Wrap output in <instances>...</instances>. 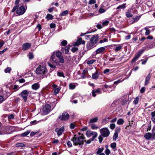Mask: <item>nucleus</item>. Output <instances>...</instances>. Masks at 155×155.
Instances as JSON below:
<instances>
[{"instance_id":"4","label":"nucleus","mask_w":155,"mask_h":155,"mask_svg":"<svg viewBox=\"0 0 155 155\" xmlns=\"http://www.w3.org/2000/svg\"><path fill=\"white\" fill-rule=\"evenodd\" d=\"M31 93V92L25 90L23 91L19 94V95L22 97L24 102H26L27 101L28 94Z\"/></svg>"},{"instance_id":"7","label":"nucleus","mask_w":155,"mask_h":155,"mask_svg":"<svg viewBox=\"0 0 155 155\" xmlns=\"http://www.w3.org/2000/svg\"><path fill=\"white\" fill-rule=\"evenodd\" d=\"M51 106L50 105L47 104L43 108V110L45 114H47L51 110Z\"/></svg>"},{"instance_id":"50","label":"nucleus","mask_w":155,"mask_h":155,"mask_svg":"<svg viewBox=\"0 0 155 155\" xmlns=\"http://www.w3.org/2000/svg\"><path fill=\"white\" fill-rule=\"evenodd\" d=\"M75 124L74 123H71L70 126V128L72 129H74L75 127Z\"/></svg>"},{"instance_id":"12","label":"nucleus","mask_w":155,"mask_h":155,"mask_svg":"<svg viewBox=\"0 0 155 155\" xmlns=\"http://www.w3.org/2000/svg\"><path fill=\"white\" fill-rule=\"evenodd\" d=\"M64 131V128L63 127H62L60 129L57 128L55 130V132L57 133V135L59 136L61 135Z\"/></svg>"},{"instance_id":"22","label":"nucleus","mask_w":155,"mask_h":155,"mask_svg":"<svg viewBox=\"0 0 155 155\" xmlns=\"http://www.w3.org/2000/svg\"><path fill=\"white\" fill-rule=\"evenodd\" d=\"M124 123V120L123 119L120 118L117 121V124L118 125H122Z\"/></svg>"},{"instance_id":"31","label":"nucleus","mask_w":155,"mask_h":155,"mask_svg":"<svg viewBox=\"0 0 155 155\" xmlns=\"http://www.w3.org/2000/svg\"><path fill=\"white\" fill-rule=\"evenodd\" d=\"M91 128L93 130H95L99 128V127L95 124H92L91 125Z\"/></svg>"},{"instance_id":"44","label":"nucleus","mask_w":155,"mask_h":155,"mask_svg":"<svg viewBox=\"0 0 155 155\" xmlns=\"http://www.w3.org/2000/svg\"><path fill=\"white\" fill-rule=\"evenodd\" d=\"M115 127V125L114 124H111L110 125V128L112 129H114Z\"/></svg>"},{"instance_id":"1","label":"nucleus","mask_w":155,"mask_h":155,"mask_svg":"<svg viewBox=\"0 0 155 155\" xmlns=\"http://www.w3.org/2000/svg\"><path fill=\"white\" fill-rule=\"evenodd\" d=\"M84 139L85 137L83 134H82L81 136L79 137H77L76 135H74L71 140L73 141L74 145L80 146L83 145Z\"/></svg>"},{"instance_id":"45","label":"nucleus","mask_w":155,"mask_h":155,"mask_svg":"<svg viewBox=\"0 0 155 155\" xmlns=\"http://www.w3.org/2000/svg\"><path fill=\"white\" fill-rule=\"evenodd\" d=\"M139 101V97H136L133 103L135 104H137Z\"/></svg>"},{"instance_id":"3","label":"nucleus","mask_w":155,"mask_h":155,"mask_svg":"<svg viewBox=\"0 0 155 155\" xmlns=\"http://www.w3.org/2000/svg\"><path fill=\"white\" fill-rule=\"evenodd\" d=\"M47 71L46 68L43 66H40L36 70V72L37 74H41L43 77L46 76Z\"/></svg>"},{"instance_id":"11","label":"nucleus","mask_w":155,"mask_h":155,"mask_svg":"<svg viewBox=\"0 0 155 155\" xmlns=\"http://www.w3.org/2000/svg\"><path fill=\"white\" fill-rule=\"evenodd\" d=\"M98 40V37L97 35H94L91 38L90 41H91L94 45L97 42Z\"/></svg>"},{"instance_id":"64","label":"nucleus","mask_w":155,"mask_h":155,"mask_svg":"<svg viewBox=\"0 0 155 155\" xmlns=\"http://www.w3.org/2000/svg\"><path fill=\"white\" fill-rule=\"evenodd\" d=\"M59 142V140L57 139H55L52 141V143H57Z\"/></svg>"},{"instance_id":"58","label":"nucleus","mask_w":155,"mask_h":155,"mask_svg":"<svg viewBox=\"0 0 155 155\" xmlns=\"http://www.w3.org/2000/svg\"><path fill=\"white\" fill-rule=\"evenodd\" d=\"M49 66L51 67V68H53V69H54L56 68V66L54 65L51 64L49 63L48 64Z\"/></svg>"},{"instance_id":"40","label":"nucleus","mask_w":155,"mask_h":155,"mask_svg":"<svg viewBox=\"0 0 155 155\" xmlns=\"http://www.w3.org/2000/svg\"><path fill=\"white\" fill-rule=\"evenodd\" d=\"M97 133L96 132H94L93 133V134L92 136H93L92 140H93L94 139L97 137Z\"/></svg>"},{"instance_id":"41","label":"nucleus","mask_w":155,"mask_h":155,"mask_svg":"<svg viewBox=\"0 0 155 155\" xmlns=\"http://www.w3.org/2000/svg\"><path fill=\"white\" fill-rule=\"evenodd\" d=\"M55 55L58 58L61 56V53L59 51L56 52L55 53Z\"/></svg>"},{"instance_id":"62","label":"nucleus","mask_w":155,"mask_h":155,"mask_svg":"<svg viewBox=\"0 0 155 155\" xmlns=\"http://www.w3.org/2000/svg\"><path fill=\"white\" fill-rule=\"evenodd\" d=\"M126 16L127 17H132L133 16L132 15H131L129 12H127L126 14Z\"/></svg>"},{"instance_id":"63","label":"nucleus","mask_w":155,"mask_h":155,"mask_svg":"<svg viewBox=\"0 0 155 155\" xmlns=\"http://www.w3.org/2000/svg\"><path fill=\"white\" fill-rule=\"evenodd\" d=\"M8 49L7 48H6L5 49H4L3 50L1 51H0V54H3L6 50H7Z\"/></svg>"},{"instance_id":"2","label":"nucleus","mask_w":155,"mask_h":155,"mask_svg":"<svg viewBox=\"0 0 155 155\" xmlns=\"http://www.w3.org/2000/svg\"><path fill=\"white\" fill-rule=\"evenodd\" d=\"M101 135L98 137L99 142L101 143L103 140V137H107L110 134V132L108 129L107 127H104L101 129L100 130Z\"/></svg>"},{"instance_id":"32","label":"nucleus","mask_w":155,"mask_h":155,"mask_svg":"<svg viewBox=\"0 0 155 155\" xmlns=\"http://www.w3.org/2000/svg\"><path fill=\"white\" fill-rule=\"evenodd\" d=\"M59 59V62L61 63H64V61L63 57L61 56L58 58Z\"/></svg>"},{"instance_id":"21","label":"nucleus","mask_w":155,"mask_h":155,"mask_svg":"<svg viewBox=\"0 0 155 155\" xmlns=\"http://www.w3.org/2000/svg\"><path fill=\"white\" fill-rule=\"evenodd\" d=\"M30 131H31L30 130H28L26 131L21 134V136L22 137H26L29 134V133L30 132Z\"/></svg>"},{"instance_id":"25","label":"nucleus","mask_w":155,"mask_h":155,"mask_svg":"<svg viewBox=\"0 0 155 155\" xmlns=\"http://www.w3.org/2000/svg\"><path fill=\"white\" fill-rule=\"evenodd\" d=\"M93 131H91L90 130H88L87 131L86 133V135L88 137H90L93 134Z\"/></svg>"},{"instance_id":"26","label":"nucleus","mask_w":155,"mask_h":155,"mask_svg":"<svg viewBox=\"0 0 155 155\" xmlns=\"http://www.w3.org/2000/svg\"><path fill=\"white\" fill-rule=\"evenodd\" d=\"M68 14V10H65L63 11L61 14V16H66Z\"/></svg>"},{"instance_id":"33","label":"nucleus","mask_w":155,"mask_h":155,"mask_svg":"<svg viewBox=\"0 0 155 155\" xmlns=\"http://www.w3.org/2000/svg\"><path fill=\"white\" fill-rule=\"evenodd\" d=\"M70 45H68L66 46L65 48V54H67L69 52L70 48Z\"/></svg>"},{"instance_id":"43","label":"nucleus","mask_w":155,"mask_h":155,"mask_svg":"<svg viewBox=\"0 0 155 155\" xmlns=\"http://www.w3.org/2000/svg\"><path fill=\"white\" fill-rule=\"evenodd\" d=\"M61 44L62 45L64 46L67 44V41L66 40H64L61 42Z\"/></svg>"},{"instance_id":"35","label":"nucleus","mask_w":155,"mask_h":155,"mask_svg":"<svg viewBox=\"0 0 155 155\" xmlns=\"http://www.w3.org/2000/svg\"><path fill=\"white\" fill-rule=\"evenodd\" d=\"M96 61L95 60H91L88 61H87V64L88 65L94 63Z\"/></svg>"},{"instance_id":"46","label":"nucleus","mask_w":155,"mask_h":155,"mask_svg":"<svg viewBox=\"0 0 155 155\" xmlns=\"http://www.w3.org/2000/svg\"><path fill=\"white\" fill-rule=\"evenodd\" d=\"M28 55H29V58L30 59H32L34 57L33 54L31 52H29V53Z\"/></svg>"},{"instance_id":"60","label":"nucleus","mask_w":155,"mask_h":155,"mask_svg":"<svg viewBox=\"0 0 155 155\" xmlns=\"http://www.w3.org/2000/svg\"><path fill=\"white\" fill-rule=\"evenodd\" d=\"M18 8L17 6H14L12 9V12H14Z\"/></svg>"},{"instance_id":"42","label":"nucleus","mask_w":155,"mask_h":155,"mask_svg":"<svg viewBox=\"0 0 155 155\" xmlns=\"http://www.w3.org/2000/svg\"><path fill=\"white\" fill-rule=\"evenodd\" d=\"M57 75L59 77H62L64 78L65 76L62 72H58Z\"/></svg>"},{"instance_id":"57","label":"nucleus","mask_w":155,"mask_h":155,"mask_svg":"<svg viewBox=\"0 0 155 155\" xmlns=\"http://www.w3.org/2000/svg\"><path fill=\"white\" fill-rule=\"evenodd\" d=\"M110 71V69H109L107 68V69H106L105 70H104V71H103V73L104 74H106L107 73L109 72Z\"/></svg>"},{"instance_id":"36","label":"nucleus","mask_w":155,"mask_h":155,"mask_svg":"<svg viewBox=\"0 0 155 155\" xmlns=\"http://www.w3.org/2000/svg\"><path fill=\"white\" fill-rule=\"evenodd\" d=\"M16 146L17 147H24L25 145L21 143H17L16 144Z\"/></svg>"},{"instance_id":"16","label":"nucleus","mask_w":155,"mask_h":155,"mask_svg":"<svg viewBox=\"0 0 155 155\" xmlns=\"http://www.w3.org/2000/svg\"><path fill=\"white\" fill-rule=\"evenodd\" d=\"M99 77V72L96 70L95 72L93 74L92 78L94 79H97Z\"/></svg>"},{"instance_id":"28","label":"nucleus","mask_w":155,"mask_h":155,"mask_svg":"<svg viewBox=\"0 0 155 155\" xmlns=\"http://www.w3.org/2000/svg\"><path fill=\"white\" fill-rule=\"evenodd\" d=\"M126 3L122 5H120L119 6H118L117 8V9H124L126 8Z\"/></svg>"},{"instance_id":"18","label":"nucleus","mask_w":155,"mask_h":155,"mask_svg":"<svg viewBox=\"0 0 155 155\" xmlns=\"http://www.w3.org/2000/svg\"><path fill=\"white\" fill-rule=\"evenodd\" d=\"M94 45V44L90 40L89 43H88L87 45V47L88 50H90L92 48Z\"/></svg>"},{"instance_id":"61","label":"nucleus","mask_w":155,"mask_h":155,"mask_svg":"<svg viewBox=\"0 0 155 155\" xmlns=\"http://www.w3.org/2000/svg\"><path fill=\"white\" fill-rule=\"evenodd\" d=\"M145 90V87H142L140 90V92L143 93L144 92Z\"/></svg>"},{"instance_id":"38","label":"nucleus","mask_w":155,"mask_h":155,"mask_svg":"<svg viewBox=\"0 0 155 155\" xmlns=\"http://www.w3.org/2000/svg\"><path fill=\"white\" fill-rule=\"evenodd\" d=\"M11 70L12 69L11 68L7 67L6 69H5L4 71L6 73H10V72L11 71Z\"/></svg>"},{"instance_id":"37","label":"nucleus","mask_w":155,"mask_h":155,"mask_svg":"<svg viewBox=\"0 0 155 155\" xmlns=\"http://www.w3.org/2000/svg\"><path fill=\"white\" fill-rule=\"evenodd\" d=\"M110 146L113 149H115L116 147V143H112L111 144Z\"/></svg>"},{"instance_id":"20","label":"nucleus","mask_w":155,"mask_h":155,"mask_svg":"<svg viewBox=\"0 0 155 155\" xmlns=\"http://www.w3.org/2000/svg\"><path fill=\"white\" fill-rule=\"evenodd\" d=\"M151 133H147L144 134V137L147 140H149L151 139Z\"/></svg>"},{"instance_id":"13","label":"nucleus","mask_w":155,"mask_h":155,"mask_svg":"<svg viewBox=\"0 0 155 155\" xmlns=\"http://www.w3.org/2000/svg\"><path fill=\"white\" fill-rule=\"evenodd\" d=\"M85 43V41L84 40H82L81 38H79L77 40V41L75 43L74 45H78L81 44H84Z\"/></svg>"},{"instance_id":"54","label":"nucleus","mask_w":155,"mask_h":155,"mask_svg":"<svg viewBox=\"0 0 155 155\" xmlns=\"http://www.w3.org/2000/svg\"><path fill=\"white\" fill-rule=\"evenodd\" d=\"M96 2L95 0H89V4H94L96 3Z\"/></svg>"},{"instance_id":"55","label":"nucleus","mask_w":155,"mask_h":155,"mask_svg":"<svg viewBox=\"0 0 155 155\" xmlns=\"http://www.w3.org/2000/svg\"><path fill=\"white\" fill-rule=\"evenodd\" d=\"M78 48H76V47H73L72 48L71 50L73 52H75L78 51Z\"/></svg>"},{"instance_id":"9","label":"nucleus","mask_w":155,"mask_h":155,"mask_svg":"<svg viewBox=\"0 0 155 155\" xmlns=\"http://www.w3.org/2000/svg\"><path fill=\"white\" fill-rule=\"evenodd\" d=\"M143 51L144 50H143L138 52L137 55L132 59V62H134L137 61L138 59L141 54L143 53Z\"/></svg>"},{"instance_id":"15","label":"nucleus","mask_w":155,"mask_h":155,"mask_svg":"<svg viewBox=\"0 0 155 155\" xmlns=\"http://www.w3.org/2000/svg\"><path fill=\"white\" fill-rule=\"evenodd\" d=\"M40 87V84L38 83H37L33 84L31 86V88L32 89L36 90L38 89Z\"/></svg>"},{"instance_id":"51","label":"nucleus","mask_w":155,"mask_h":155,"mask_svg":"<svg viewBox=\"0 0 155 155\" xmlns=\"http://www.w3.org/2000/svg\"><path fill=\"white\" fill-rule=\"evenodd\" d=\"M67 144L69 147H71L72 146L71 142L69 141L67 142Z\"/></svg>"},{"instance_id":"5","label":"nucleus","mask_w":155,"mask_h":155,"mask_svg":"<svg viewBox=\"0 0 155 155\" xmlns=\"http://www.w3.org/2000/svg\"><path fill=\"white\" fill-rule=\"evenodd\" d=\"M69 117L68 114L66 112H64L61 114L58 117L59 119L62 121H65L68 120Z\"/></svg>"},{"instance_id":"10","label":"nucleus","mask_w":155,"mask_h":155,"mask_svg":"<svg viewBox=\"0 0 155 155\" xmlns=\"http://www.w3.org/2000/svg\"><path fill=\"white\" fill-rule=\"evenodd\" d=\"M143 51L144 50H143L138 52L137 55L132 59V62H134L137 61L138 59L141 54L143 53Z\"/></svg>"},{"instance_id":"19","label":"nucleus","mask_w":155,"mask_h":155,"mask_svg":"<svg viewBox=\"0 0 155 155\" xmlns=\"http://www.w3.org/2000/svg\"><path fill=\"white\" fill-rule=\"evenodd\" d=\"M54 54V53H53V54H52L50 58V61H52L56 64H57L58 62L55 58Z\"/></svg>"},{"instance_id":"53","label":"nucleus","mask_w":155,"mask_h":155,"mask_svg":"<svg viewBox=\"0 0 155 155\" xmlns=\"http://www.w3.org/2000/svg\"><path fill=\"white\" fill-rule=\"evenodd\" d=\"M151 139H155V133L152 132V133H151Z\"/></svg>"},{"instance_id":"27","label":"nucleus","mask_w":155,"mask_h":155,"mask_svg":"<svg viewBox=\"0 0 155 155\" xmlns=\"http://www.w3.org/2000/svg\"><path fill=\"white\" fill-rule=\"evenodd\" d=\"M46 18H47L48 20H52L53 18V16L52 15L48 14L46 16Z\"/></svg>"},{"instance_id":"39","label":"nucleus","mask_w":155,"mask_h":155,"mask_svg":"<svg viewBox=\"0 0 155 155\" xmlns=\"http://www.w3.org/2000/svg\"><path fill=\"white\" fill-rule=\"evenodd\" d=\"M69 88L71 89H73L75 87V85L74 84H71L69 85Z\"/></svg>"},{"instance_id":"47","label":"nucleus","mask_w":155,"mask_h":155,"mask_svg":"<svg viewBox=\"0 0 155 155\" xmlns=\"http://www.w3.org/2000/svg\"><path fill=\"white\" fill-rule=\"evenodd\" d=\"M103 149H102L100 148H98L97 152V154H98L102 153H101L103 151Z\"/></svg>"},{"instance_id":"52","label":"nucleus","mask_w":155,"mask_h":155,"mask_svg":"<svg viewBox=\"0 0 155 155\" xmlns=\"http://www.w3.org/2000/svg\"><path fill=\"white\" fill-rule=\"evenodd\" d=\"M109 21L107 20H106V21H104L102 23V25L104 26H106L108 24Z\"/></svg>"},{"instance_id":"24","label":"nucleus","mask_w":155,"mask_h":155,"mask_svg":"<svg viewBox=\"0 0 155 155\" xmlns=\"http://www.w3.org/2000/svg\"><path fill=\"white\" fill-rule=\"evenodd\" d=\"M122 45H118L117 47L114 48V49L117 52L119 51L122 48Z\"/></svg>"},{"instance_id":"48","label":"nucleus","mask_w":155,"mask_h":155,"mask_svg":"<svg viewBox=\"0 0 155 155\" xmlns=\"http://www.w3.org/2000/svg\"><path fill=\"white\" fill-rule=\"evenodd\" d=\"M109 119H110V118L109 117L106 118L103 120V122L104 124H106L107 122L108 121Z\"/></svg>"},{"instance_id":"17","label":"nucleus","mask_w":155,"mask_h":155,"mask_svg":"<svg viewBox=\"0 0 155 155\" xmlns=\"http://www.w3.org/2000/svg\"><path fill=\"white\" fill-rule=\"evenodd\" d=\"M151 77V75L150 74H149L146 77L145 82V85H146L149 83Z\"/></svg>"},{"instance_id":"29","label":"nucleus","mask_w":155,"mask_h":155,"mask_svg":"<svg viewBox=\"0 0 155 155\" xmlns=\"http://www.w3.org/2000/svg\"><path fill=\"white\" fill-rule=\"evenodd\" d=\"M98 120V118L97 117H95L94 118L91 119L90 120V123H93L96 122Z\"/></svg>"},{"instance_id":"56","label":"nucleus","mask_w":155,"mask_h":155,"mask_svg":"<svg viewBox=\"0 0 155 155\" xmlns=\"http://www.w3.org/2000/svg\"><path fill=\"white\" fill-rule=\"evenodd\" d=\"M105 153L107 155H109L110 153V151L108 149H107L105 152Z\"/></svg>"},{"instance_id":"49","label":"nucleus","mask_w":155,"mask_h":155,"mask_svg":"<svg viewBox=\"0 0 155 155\" xmlns=\"http://www.w3.org/2000/svg\"><path fill=\"white\" fill-rule=\"evenodd\" d=\"M60 90V89L59 88H55L54 89V93H55V94H57L58 93Z\"/></svg>"},{"instance_id":"59","label":"nucleus","mask_w":155,"mask_h":155,"mask_svg":"<svg viewBox=\"0 0 155 155\" xmlns=\"http://www.w3.org/2000/svg\"><path fill=\"white\" fill-rule=\"evenodd\" d=\"M105 11V10L102 8H101L99 10V12L101 13H103Z\"/></svg>"},{"instance_id":"8","label":"nucleus","mask_w":155,"mask_h":155,"mask_svg":"<svg viewBox=\"0 0 155 155\" xmlns=\"http://www.w3.org/2000/svg\"><path fill=\"white\" fill-rule=\"evenodd\" d=\"M31 46V43H26L23 44L22 48L23 50L25 51L30 48Z\"/></svg>"},{"instance_id":"23","label":"nucleus","mask_w":155,"mask_h":155,"mask_svg":"<svg viewBox=\"0 0 155 155\" xmlns=\"http://www.w3.org/2000/svg\"><path fill=\"white\" fill-rule=\"evenodd\" d=\"M140 16H136L135 17H134L133 18V21L132 23H134L138 21L140 18Z\"/></svg>"},{"instance_id":"30","label":"nucleus","mask_w":155,"mask_h":155,"mask_svg":"<svg viewBox=\"0 0 155 155\" xmlns=\"http://www.w3.org/2000/svg\"><path fill=\"white\" fill-rule=\"evenodd\" d=\"M118 136V133L117 132H115L113 136V140H116Z\"/></svg>"},{"instance_id":"14","label":"nucleus","mask_w":155,"mask_h":155,"mask_svg":"<svg viewBox=\"0 0 155 155\" xmlns=\"http://www.w3.org/2000/svg\"><path fill=\"white\" fill-rule=\"evenodd\" d=\"M105 50V48L104 47H101L98 48L96 51V54H101L104 53Z\"/></svg>"},{"instance_id":"6","label":"nucleus","mask_w":155,"mask_h":155,"mask_svg":"<svg viewBox=\"0 0 155 155\" xmlns=\"http://www.w3.org/2000/svg\"><path fill=\"white\" fill-rule=\"evenodd\" d=\"M25 11L26 9L25 7L23 6H21L17 8L16 10V13L19 15H21L23 14Z\"/></svg>"},{"instance_id":"34","label":"nucleus","mask_w":155,"mask_h":155,"mask_svg":"<svg viewBox=\"0 0 155 155\" xmlns=\"http://www.w3.org/2000/svg\"><path fill=\"white\" fill-rule=\"evenodd\" d=\"M144 29L146 30V31L145 33V34L146 35H148L150 33V30L147 27H145Z\"/></svg>"}]
</instances>
